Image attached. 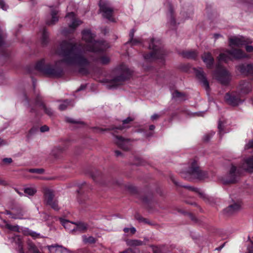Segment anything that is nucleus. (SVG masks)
I'll use <instances>...</instances> for the list:
<instances>
[{"label": "nucleus", "mask_w": 253, "mask_h": 253, "mask_svg": "<svg viewBox=\"0 0 253 253\" xmlns=\"http://www.w3.org/2000/svg\"><path fill=\"white\" fill-rule=\"evenodd\" d=\"M82 35L83 40L86 42L85 46H83L70 41H63L57 51V53L63 57V60L57 61L52 66L45 64L44 60L42 59L37 63L35 68L49 76L59 77L62 74V69L60 65L64 62L68 65H77L80 73L84 75L88 74L90 65L89 61L85 58V51L97 52L106 49L109 46L104 41H95V35L89 30H84Z\"/></svg>", "instance_id": "f257e3e1"}, {"label": "nucleus", "mask_w": 253, "mask_h": 253, "mask_svg": "<svg viewBox=\"0 0 253 253\" xmlns=\"http://www.w3.org/2000/svg\"><path fill=\"white\" fill-rule=\"evenodd\" d=\"M248 57L247 54L243 50L238 48H232L230 50H226L224 53H220L217 57L218 63L214 73L215 78L221 84H227L230 80V75L228 71L220 65V62H227L233 59H239Z\"/></svg>", "instance_id": "f03ea898"}, {"label": "nucleus", "mask_w": 253, "mask_h": 253, "mask_svg": "<svg viewBox=\"0 0 253 253\" xmlns=\"http://www.w3.org/2000/svg\"><path fill=\"white\" fill-rule=\"evenodd\" d=\"M242 170L250 173L253 172V156L244 159L239 166L238 169L236 166L232 165L229 173L226 177H222L221 180L224 184L234 183L240 175Z\"/></svg>", "instance_id": "7ed1b4c3"}, {"label": "nucleus", "mask_w": 253, "mask_h": 253, "mask_svg": "<svg viewBox=\"0 0 253 253\" xmlns=\"http://www.w3.org/2000/svg\"><path fill=\"white\" fill-rule=\"evenodd\" d=\"M130 75V72L127 67L125 65H122L113 71L110 79H105V82L108 83L107 87L109 89L116 87L128 79Z\"/></svg>", "instance_id": "20e7f679"}, {"label": "nucleus", "mask_w": 253, "mask_h": 253, "mask_svg": "<svg viewBox=\"0 0 253 253\" xmlns=\"http://www.w3.org/2000/svg\"><path fill=\"white\" fill-rule=\"evenodd\" d=\"M181 175L184 178L188 180H203L208 177V173L200 169L197 162L195 160H192L189 162L187 169L181 171Z\"/></svg>", "instance_id": "39448f33"}, {"label": "nucleus", "mask_w": 253, "mask_h": 253, "mask_svg": "<svg viewBox=\"0 0 253 253\" xmlns=\"http://www.w3.org/2000/svg\"><path fill=\"white\" fill-rule=\"evenodd\" d=\"M161 43L159 40L151 39L150 40L149 48L152 51L149 53L143 54L144 60L147 62H152L157 59H163L166 52L161 46Z\"/></svg>", "instance_id": "423d86ee"}, {"label": "nucleus", "mask_w": 253, "mask_h": 253, "mask_svg": "<svg viewBox=\"0 0 253 253\" xmlns=\"http://www.w3.org/2000/svg\"><path fill=\"white\" fill-rule=\"evenodd\" d=\"M24 97V105L26 107L30 108V112L31 113H34L36 115L39 114L38 111V109L43 110L44 112L48 116H52L53 115L52 110L49 108H47L44 104L42 102L41 98L40 96H38L36 100L34 103V107H31L29 104V101L25 95H23Z\"/></svg>", "instance_id": "0eeeda50"}, {"label": "nucleus", "mask_w": 253, "mask_h": 253, "mask_svg": "<svg viewBox=\"0 0 253 253\" xmlns=\"http://www.w3.org/2000/svg\"><path fill=\"white\" fill-rule=\"evenodd\" d=\"M44 201L46 205L49 206L55 211H58L59 207L57 200L54 198V195L52 190L45 188L44 192Z\"/></svg>", "instance_id": "6e6552de"}, {"label": "nucleus", "mask_w": 253, "mask_h": 253, "mask_svg": "<svg viewBox=\"0 0 253 253\" xmlns=\"http://www.w3.org/2000/svg\"><path fill=\"white\" fill-rule=\"evenodd\" d=\"M251 40L242 36H235L229 38V45L230 47L236 46L240 47L252 43Z\"/></svg>", "instance_id": "1a4fd4ad"}, {"label": "nucleus", "mask_w": 253, "mask_h": 253, "mask_svg": "<svg viewBox=\"0 0 253 253\" xmlns=\"http://www.w3.org/2000/svg\"><path fill=\"white\" fill-rule=\"evenodd\" d=\"M225 100L228 104L232 106L238 105L243 102L241 94L236 92L227 93L225 96Z\"/></svg>", "instance_id": "9d476101"}, {"label": "nucleus", "mask_w": 253, "mask_h": 253, "mask_svg": "<svg viewBox=\"0 0 253 253\" xmlns=\"http://www.w3.org/2000/svg\"><path fill=\"white\" fill-rule=\"evenodd\" d=\"M100 11L103 13V16L110 21H114L112 17L113 9L108 2L101 1L99 3Z\"/></svg>", "instance_id": "9b49d317"}, {"label": "nucleus", "mask_w": 253, "mask_h": 253, "mask_svg": "<svg viewBox=\"0 0 253 253\" xmlns=\"http://www.w3.org/2000/svg\"><path fill=\"white\" fill-rule=\"evenodd\" d=\"M115 143L117 145L125 150H129L131 148V140L126 139L120 136H115Z\"/></svg>", "instance_id": "f8f14e48"}, {"label": "nucleus", "mask_w": 253, "mask_h": 253, "mask_svg": "<svg viewBox=\"0 0 253 253\" xmlns=\"http://www.w3.org/2000/svg\"><path fill=\"white\" fill-rule=\"evenodd\" d=\"M194 70L197 78L199 80L202 85L206 89H208L209 87V84L203 69L201 68H194Z\"/></svg>", "instance_id": "ddd939ff"}, {"label": "nucleus", "mask_w": 253, "mask_h": 253, "mask_svg": "<svg viewBox=\"0 0 253 253\" xmlns=\"http://www.w3.org/2000/svg\"><path fill=\"white\" fill-rule=\"evenodd\" d=\"M66 18L68 22L69 27L73 30L75 29L82 23V21L76 18L74 12H70L67 14Z\"/></svg>", "instance_id": "4468645a"}, {"label": "nucleus", "mask_w": 253, "mask_h": 253, "mask_svg": "<svg viewBox=\"0 0 253 253\" xmlns=\"http://www.w3.org/2000/svg\"><path fill=\"white\" fill-rule=\"evenodd\" d=\"M237 70L242 74L253 75V64H242L237 67Z\"/></svg>", "instance_id": "2eb2a0df"}, {"label": "nucleus", "mask_w": 253, "mask_h": 253, "mask_svg": "<svg viewBox=\"0 0 253 253\" xmlns=\"http://www.w3.org/2000/svg\"><path fill=\"white\" fill-rule=\"evenodd\" d=\"M47 248L50 253H72L68 249L56 244L47 246Z\"/></svg>", "instance_id": "dca6fc26"}, {"label": "nucleus", "mask_w": 253, "mask_h": 253, "mask_svg": "<svg viewBox=\"0 0 253 253\" xmlns=\"http://www.w3.org/2000/svg\"><path fill=\"white\" fill-rule=\"evenodd\" d=\"M202 59L209 69H211L214 63V58L210 52H204L202 56Z\"/></svg>", "instance_id": "f3484780"}, {"label": "nucleus", "mask_w": 253, "mask_h": 253, "mask_svg": "<svg viewBox=\"0 0 253 253\" xmlns=\"http://www.w3.org/2000/svg\"><path fill=\"white\" fill-rule=\"evenodd\" d=\"M252 86L249 82L241 81L238 86L240 94H246L251 91Z\"/></svg>", "instance_id": "a211bd4d"}, {"label": "nucleus", "mask_w": 253, "mask_h": 253, "mask_svg": "<svg viewBox=\"0 0 253 253\" xmlns=\"http://www.w3.org/2000/svg\"><path fill=\"white\" fill-rule=\"evenodd\" d=\"M4 213L9 215L10 217L13 219H22L23 216V211L20 208L17 209H13L11 211H6Z\"/></svg>", "instance_id": "6ab92c4d"}, {"label": "nucleus", "mask_w": 253, "mask_h": 253, "mask_svg": "<svg viewBox=\"0 0 253 253\" xmlns=\"http://www.w3.org/2000/svg\"><path fill=\"white\" fill-rule=\"evenodd\" d=\"M92 227L88 223L78 222L76 223V231H80L82 233L86 232L87 230H91Z\"/></svg>", "instance_id": "aec40b11"}, {"label": "nucleus", "mask_w": 253, "mask_h": 253, "mask_svg": "<svg viewBox=\"0 0 253 253\" xmlns=\"http://www.w3.org/2000/svg\"><path fill=\"white\" fill-rule=\"evenodd\" d=\"M61 223L70 232H76V223L72 222L68 220L61 218Z\"/></svg>", "instance_id": "412c9836"}, {"label": "nucleus", "mask_w": 253, "mask_h": 253, "mask_svg": "<svg viewBox=\"0 0 253 253\" xmlns=\"http://www.w3.org/2000/svg\"><path fill=\"white\" fill-rule=\"evenodd\" d=\"M241 208L240 204L238 203H234L232 205L229 206L225 210V211L229 214H231L235 212L238 211Z\"/></svg>", "instance_id": "4be33fe9"}, {"label": "nucleus", "mask_w": 253, "mask_h": 253, "mask_svg": "<svg viewBox=\"0 0 253 253\" xmlns=\"http://www.w3.org/2000/svg\"><path fill=\"white\" fill-rule=\"evenodd\" d=\"M58 11L56 10L51 11V18L50 20L47 19L46 23L50 26L55 24L58 21V17L57 16Z\"/></svg>", "instance_id": "5701e85b"}, {"label": "nucleus", "mask_w": 253, "mask_h": 253, "mask_svg": "<svg viewBox=\"0 0 253 253\" xmlns=\"http://www.w3.org/2000/svg\"><path fill=\"white\" fill-rule=\"evenodd\" d=\"M126 244L127 246L129 247H137L144 245L145 243L144 242L136 239H128L126 240Z\"/></svg>", "instance_id": "b1692460"}, {"label": "nucleus", "mask_w": 253, "mask_h": 253, "mask_svg": "<svg viewBox=\"0 0 253 253\" xmlns=\"http://www.w3.org/2000/svg\"><path fill=\"white\" fill-rule=\"evenodd\" d=\"M170 28L172 29H175L177 26L176 22L175 21L174 17L173 14V10L171 7L169 8V20L168 22Z\"/></svg>", "instance_id": "393cba45"}, {"label": "nucleus", "mask_w": 253, "mask_h": 253, "mask_svg": "<svg viewBox=\"0 0 253 253\" xmlns=\"http://www.w3.org/2000/svg\"><path fill=\"white\" fill-rule=\"evenodd\" d=\"M48 33L46 30L44 28L42 32V37L41 39V42L42 45H45L48 42Z\"/></svg>", "instance_id": "a878e982"}, {"label": "nucleus", "mask_w": 253, "mask_h": 253, "mask_svg": "<svg viewBox=\"0 0 253 253\" xmlns=\"http://www.w3.org/2000/svg\"><path fill=\"white\" fill-rule=\"evenodd\" d=\"M133 121V118H132L131 117H128L126 119L124 120L123 121V126H119L118 127L113 128V129H117L122 130L125 128H128L129 127V126H128L127 125Z\"/></svg>", "instance_id": "bb28decb"}, {"label": "nucleus", "mask_w": 253, "mask_h": 253, "mask_svg": "<svg viewBox=\"0 0 253 253\" xmlns=\"http://www.w3.org/2000/svg\"><path fill=\"white\" fill-rule=\"evenodd\" d=\"M64 150V147L58 146L53 148L51 151V154L55 157H57Z\"/></svg>", "instance_id": "cd10ccee"}, {"label": "nucleus", "mask_w": 253, "mask_h": 253, "mask_svg": "<svg viewBox=\"0 0 253 253\" xmlns=\"http://www.w3.org/2000/svg\"><path fill=\"white\" fill-rule=\"evenodd\" d=\"M197 52L196 51H187L182 53L184 57L189 59H195L197 56Z\"/></svg>", "instance_id": "c85d7f7f"}, {"label": "nucleus", "mask_w": 253, "mask_h": 253, "mask_svg": "<svg viewBox=\"0 0 253 253\" xmlns=\"http://www.w3.org/2000/svg\"><path fill=\"white\" fill-rule=\"evenodd\" d=\"M74 104L68 100L63 101L59 106V109L61 111L65 110L68 106H73Z\"/></svg>", "instance_id": "c756f323"}, {"label": "nucleus", "mask_w": 253, "mask_h": 253, "mask_svg": "<svg viewBox=\"0 0 253 253\" xmlns=\"http://www.w3.org/2000/svg\"><path fill=\"white\" fill-rule=\"evenodd\" d=\"M83 242L85 244H93L96 241V239L92 236L87 237L86 235L82 236Z\"/></svg>", "instance_id": "7c9ffc66"}, {"label": "nucleus", "mask_w": 253, "mask_h": 253, "mask_svg": "<svg viewBox=\"0 0 253 253\" xmlns=\"http://www.w3.org/2000/svg\"><path fill=\"white\" fill-rule=\"evenodd\" d=\"M151 247L153 253H162L163 251L164 250L165 246L164 245H151Z\"/></svg>", "instance_id": "2f4dec72"}, {"label": "nucleus", "mask_w": 253, "mask_h": 253, "mask_svg": "<svg viewBox=\"0 0 253 253\" xmlns=\"http://www.w3.org/2000/svg\"><path fill=\"white\" fill-rule=\"evenodd\" d=\"M184 187L190 191H194L196 193H198L202 197H205V194L204 192L202 191L200 189L190 186H184Z\"/></svg>", "instance_id": "473e14b6"}, {"label": "nucleus", "mask_w": 253, "mask_h": 253, "mask_svg": "<svg viewBox=\"0 0 253 253\" xmlns=\"http://www.w3.org/2000/svg\"><path fill=\"white\" fill-rule=\"evenodd\" d=\"M37 192L35 187H30L24 188V193L29 196H33Z\"/></svg>", "instance_id": "72a5a7b5"}, {"label": "nucleus", "mask_w": 253, "mask_h": 253, "mask_svg": "<svg viewBox=\"0 0 253 253\" xmlns=\"http://www.w3.org/2000/svg\"><path fill=\"white\" fill-rule=\"evenodd\" d=\"M172 97L180 100L184 99V94L177 90L172 93Z\"/></svg>", "instance_id": "f704fd0d"}, {"label": "nucleus", "mask_w": 253, "mask_h": 253, "mask_svg": "<svg viewBox=\"0 0 253 253\" xmlns=\"http://www.w3.org/2000/svg\"><path fill=\"white\" fill-rule=\"evenodd\" d=\"M28 171L31 173H37L42 174L44 172L42 169H31L28 170Z\"/></svg>", "instance_id": "c9c22d12"}, {"label": "nucleus", "mask_w": 253, "mask_h": 253, "mask_svg": "<svg viewBox=\"0 0 253 253\" xmlns=\"http://www.w3.org/2000/svg\"><path fill=\"white\" fill-rule=\"evenodd\" d=\"M100 61L102 64H107L110 61V58L106 56H103L100 58Z\"/></svg>", "instance_id": "e433bc0d"}, {"label": "nucleus", "mask_w": 253, "mask_h": 253, "mask_svg": "<svg viewBox=\"0 0 253 253\" xmlns=\"http://www.w3.org/2000/svg\"><path fill=\"white\" fill-rule=\"evenodd\" d=\"M124 231L126 233H128L130 231L131 234H134L136 232V229L134 227H126L124 228Z\"/></svg>", "instance_id": "4c0bfd02"}, {"label": "nucleus", "mask_w": 253, "mask_h": 253, "mask_svg": "<svg viewBox=\"0 0 253 253\" xmlns=\"http://www.w3.org/2000/svg\"><path fill=\"white\" fill-rule=\"evenodd\" d=\"M224 123L222 122L220 120L218 122V128L219 130V133L220 135H221L222 133V131H223V127H224Z\"/></svg>", "instance_id": "58836bf2"}, {"label": "nucleus", "mask_w": 253, "mask_h": 253, "mask_svg": "<svg viewBox=\"0 0 253 253\" xmlns=\"http://www.w3.org/2000/svg\"><path fill=\"white\" fill-rule=\"evenodd\" d=\"M214 134V132H211L209 134L205 135L203 138L204 140L206 142L208 141L211 139V138L213 135Z\"/></svg>", "instance_id": "ea45409f"}, {"label": "nucleus", "mask_w": 253, "mask_h": 253, "mask_svg": "<svg viewBox=\"0 0 253 253\" xmlns=\"http://www.w3.org/2000/svg\"><path fill=\"white\" fill-rule=\"evenodd\" d=\"M0 8L4 10H6L7 8V5L3 0H0Z\"/></svg>", "instance_id": "a19ab883"}, {"label": "nucleus", "mask_w": 253, "mask_h": 253, "mask_svg": "<svg viewBox=\"0 0 253 253\" xmlns=\"http://www.w3.org/2000/svg\"><path fill=\"white\" fill-rule=\"evenodd\" d=\"M128 42H130L132 45H135L139 43V41L137 39H133L132 38L131 39H129Z\"/></svg>", "instance_id": "79ce46f5"}, {"label": "nucleus", "mask_w": 253, "mask_h": 253, "mask_svg": "<svg viewBox=\"0 0 253 253\" xmlns=\"http://www.w3.org/2000/svg\"><path fill=\"white\" fill-rule=\"evenodd\" d=\"M5 225L7 228L11 230H16L18 228L17 226H14L8 223H6Z\"/></svg>", "instance_id": "37998d69"}, {"label": "nucleus", "mask_w": 253, "mask_h": 253, "mask_svg": "<svg viewBox=\"0 0 253 253\" xmlns=\"http://www.w3.org/2000/svg\"><path fill=\"white\" fill-rule=\"evenodd\" d=\"M248 44L244 45L246 47V50L248 52H251L253 51V46L252 45H249Z\"/></svg>", "instance_id": "c03bdc74"}, {"label": "nucleus", "mask_w": 253, "mask_h": 253, "mask_svg": "<svg viewBox=\"0 0 253 253\" xmlns=\"http://www.w3.org/2000/svg\"><path fill=\"white\" fill-rule=\"evenodd\" d=\"M251 148H253V139L246 144L245 147V148L246 149Z\"/></svg>", "instance_id": "a18cd8bd"}, {"label": "nucleus", "mask_w": 253, "mask_h": 253, "mask_svg": "<svg viewBox=\"0 0 253 253\" xmlns=\"http://www.w3.org/2000/svg\"><path fill=\"white\" fill-rule=\"evenodd\" d=\"M49 130V127L46 126H43L41 127L40 130L41 132L47 131Z\"/></svg>", "instance_id": "49530a36"}, {"label": "nucleus", "mask_w": 253, "mask_h": 253, "mask_svg": "<svg viewBox=\"0 0 253 253\" xmlns=\"http://www.w3.org/2000/svg\"><path fill=\"white\" fill-rule=\"evenodd\" d=\"M66 121L69 123H73V124H78L80 123L79 122L75 121L74 119H73L72 118H67Z\"/></svg>", "instance_id": "de8ad7c7"}, {"label": "nucleus", "mask_w": 253, "mask_h": 253, "mask_svg": "<svg viewBox=\"0 0 253 253\" xmlns=\"http://www.w3.org/2000/svg\"><path fill=\"white\" fill-rule=\"evenodd\" d=\"M248 253H253V243H251V245L248 247Z\"/></svg>", "instance_id": "09e8293b"}, {"label": "nucleus", "mask_w": 253, "mask_h": 253, "mask_svg": "<svg viewBox=\"0 0 253 253\" xmlns=\"http://www.w3.org/2000/svg\"><path fill=\"white\" fill-rule=\"evenodd\" d=\"M120 253H135V252L133 251L132 249L128 248Z\"/></svg>", "instance_id": "8fccbe9b"}, {"label": "nucleus", "mask_w": 253, "mask_h": 253, "mask_svg": "<svg viewBox=\"0 0 253 253\" xmlns=\"http://www.w3.org/2000/svg\"><path fill=\"white\" fill-rule=\"evenodd\" d=\"M12 159L11 158H4L3 159V162L5 163H8V164H10L12 162Z\"/></svg>", "instance_id": "3c124183"}, {"label": "nucleus", "mask_w": 253, "mask_h": 253, "mask_svg": "<svg viewBox=\"0 0 253 253\" xmlns=\"http://www.w3.org/2000/svg\"><path fill=\"white\" fill-rule=\"evenodd\" d=\"M137 220H138L140 222H144L145 221V219L143 218L142 217L139 216V215H136L135 216Z\"/></svg>", "instance_id": "603ef678"}, {"label": "nucleus", "mask_w": 253, "mask_h": 253, "mask_svg": "<svg viewBox=\"0 0 253 253\" xmlns=\"http://www.w3.org/2000/svg\"><path fill=\"white\" fill-rule=\"evenodd\" d=\"M159 117L160 116L159 115L155 114L151 116V118L152 120H155L158 119Z\"/></svg>", "instance_id": "864d4df0"}, {"label": "nucleus", "mask_w": 253, "mask_h": 253, "mask_svg": "<svg viewBox=\"0 0 253 253\" xmlns=\"http://www.w3.org/2000/svg\"><path fill=\"white\" fill-rule=\"evenodd\" d=\"M18 248H19V251L20 253H24L22 245H21V243H19L18 244Z\"/></svg>", "instance_id": "5fc2aeb1"}, {"label": "nucleus", "mask_w": 253, "mask_h": 253, "mask_svg": "<svg viewBox=\"0 0 253 253\" xmlns=\"http://www.w3.org/2000/svg\"><path fill=\"white\" fill-rule=\"evenodd\" d=\"M134 34V29H132L129 34V36L130 38L129 39H131L133 38Z\"/></svg>", "instance_id": "6e6d98bb"}, {"label": "nucleus", "mask_w": 253, "mask_h": 253, "mask_svg": "<svg viewBox=\"0 0 253 253\" xmlns=\"http://www.w3.org/2000/svg\"><path fill=\"white\" fill-rule=\"evenodd\" d=\"M222 36L219 34H214L213 35V38H214L215 40H216L218 38L221 37Z\"/></svg>", "instance_id": "4d7b16f0"}, {"label": "nucleus", "mask_w": 253, "mask_h": 253, "mask_svg": "<svg viewBox=\"0 0 253 253\" xmlns=\"http://www.w3.org/2000/svg\"><path fill=\"white\" fill-rule=\"evenodd\" d=\"M115 153L116 156L118 157L122 155V153L118 150H116L115 151Z\"/></svg>", "instance_id": "13d9d810"}, {"label": "nucleus", "mask_w": 253, "mask_h": 253, "mask_svg": "<svg viewBox=\"0 0 253 253\" xmlns=\"http://www.w3.org/2000/svg\"><path fill=\"white\" fill-rule=\"evenodd\" d=\"M85 86L84 85H81V86L79 88H78L77 90V91H79L80 90H83L85 88Z\"/></svg>", "instance_id": "bf43d9fd"}, {"label": "nucleus", "mask_w": 253, "mask_h": 253, "mask_svg": "<svg viewBox=\"0 0 253 253\" xmlns=\"http://www.w3.org/2000/svg\"><path fill=\"white\" fill-rule=\"evenodd\" d=\"M7 183H6V181L0 179V184L2 185H5Z\"/></svg>", "instance_id": "052dcab7"}, {"label": "nucleus", "mask_w": 253, "mask_h": 253, "mask_svg": "<svg viewBox=\"0 0 253 253\" xmlns=\"http://www.w3.org/2000/svg\"><path fill=\"white\" fill-rule=\"evenodd\" d=\"M155 127V126L151 125L149 126V129L151 130H152L154 129Z\"/></svg>", "instance_id": "680f3d73"}, {"label": "nucleus", "mask_w": 253, "mask_h": 253, "mask_svg": "<svg viewBox=\"0 0 253 253\" xmlns=\"http://www.w3.org/2000/svg\"><path fill=\"white\" fill-rule=\"evenodd\" d=\"M5 144L3 140L0 138V146Z\"/></svg>", "instance_id": "e2e57ef3"}, {"label": "nucleus", "mask_w": 253, "mask_h": 253, "mask_svg": "<svg viewBox=\"0 0 253 253\" xmlns=\"http://www.w3.org/2000/svg\"><path fill=\"white\" fill-rule=\"evenodd\" d=\"M173 182L174 183V184L176 185H178V186H181V185H180L177 182H176V181H175V180L174 179H172Z\"/></svg>", "instance_id": "0e129e2a"}, {"label": "nucleus", "mask_w": 253, "mask_h": 253, "mask_svg": "<svg viewBox=\"0 0 253 253\" xmlns=\"http://www.w3.org/2000/svg\"><path fill=\"white\" fill-rule=\"evenodd\" d=\"M62 33L63 34H64V35H66V30H62Z\"/></svg>", "instance_id": "69168bd1"}, {"label": "nucleus", "mask_w": 253, "mask_h": 253, "mask_svg": "<svg viewBox=\"0 0 253 253\" xmlns=\"http://www.w3.org/2000/svg\"><path fill=\"white\" fill-rule=\"evenodd\" d=\"M30 234L31 235V236H33V237H35V236L36 233H35V232H32V233H30Z\"/></svg>", "instance_id": "338daca9"}, {"label": "nucleus", "mask_w": 253, "mask_h": 253, "mask_svg": "<svg viewBox=\"0 0 253 253\" xmlns=\"http://www.w3.org/2000/svg\"><path fill=\"white\" fill-rule=\"evenodd\" d=\"M34 130H35V129H34V128H32V129L30 130V133H32Z\"/></svg>", "instance_id": "774afa93"}]
</instances>
